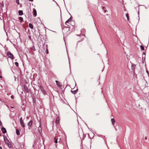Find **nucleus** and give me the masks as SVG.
Instances as JSON below:
<instances>
[{"instance_id": "nucleus-35", "label": "nucleus", "mask_w": 149, "mask_h": 149, "mask_svg": "<svg viewBox=\"0 0 149 149\" xmlns=\"http://www.w3.org/2000/svg\"><path fill=\"white\" fill-rule=\"evenodd\" d=\"M0 77L1 78H2V76H0Z\"/></svg>"}, {"instance_id": "nucleus-37", "label": "nucleus", "mask_w": 149, "mask_h": 149, "mask_svg": "<svg viewBox=\"0 0 149 149\" xmlns=\"http://www.w3.org/2000/svg\"><path fill=\"white\" fill-rule=\"evenodd\" d=\"M1 136V134H0V136Z\"/></svg>"}, {"instance_id": "nucleus-7", "label": "nucleus", "mask_w": 149, "mask_h": 149, "mask_svg": "<svg viewBox=\"0 0 149 149\" xmlns=\"http://www.w3.org/2000/svg\"><path fill=\"white\" fill-rule=\"evenodd\" d=\"M33 121L32 120H31L28 123V125L29 127H31Z\"/></svg>"}, {"instance_id": "nucleus-12", "label": "nucleus", "mask_w": 149, "mask_h": 149, "mask_svg": "<svg viewBox=\"0 0 149 149\" xmlns=\"http://www.w3.org/2000/svg\"><path fill=\"white\" fill-rule=\"evenodd\" d=\"M77 90H76L74 91H71V92L74 94H75L77 93Z\"/></svg>"}, {"instance_id": "nucleus-34", "label": "nucleus", "mask_w": 149, "mask_h": 149, "mask_svg": "<svg viewBox=\"0 0 149 149\" xmlns=\"http://www.w3.org/2000/svg\"><path fill=\"white\" fill-rule=\"evenodd\" d=\"M0 148L2 149V147L0 146Z\"/></svg>"}, {"instance_id": "nucleus-27", "label": "nucleus", "mask_w": 149, "mask_h": 149, "mask_svg": "<svg viewBox=\"0 0 149 149\" xmlns=\"http://www.w3.org/2000/svg\"><path fill=\"white\" fill-rule=\"evenodd\" d=\"M16 2L18 4L19 3V1H17V0L16 1Z\"/></svg>"}, {"instance_id": "nucleus-19", "label": "nucleus", "mask_w": 149, "mask_h": 149, "mask_svg": "<svg viewBox=\"0 0 149 149\" xmlns=\"http://www.w3.org/2000/svg\"><path fill=\"white\" fill-rule=\"evenodd\" d=\"M126 17H127V20L128 21L129 20V14L128 13H127L126 14Z\"/></svg>"}, {"instance_id": "nucleus-5", "label": "nucleus", "mask_w": 149, "mask_h": 149, "mask_svg": "<svg viewBox=\"0 0 149 149\" xmlns=\"http://www.w3.org/2000/svg\"><path fill=\"white\" fill-rule=\"evenodd\" d=\"M40 90H41V91L43 93H45V91H44L42 87V86L40 85Z\"/></svg>"}, {"instance_id": "nucleus-32", "label": "nucleus", "mask_w": 149, "mask_h": 149, "mask_svg": "<svg viewBox=\"0 0 149 149\" xmlns=\"http://www.w3.org/2000/svg\"><path fill=\"white\" fill-rule=\"evenodd\" d=\"M146 72H147L148 74V71L147 70V71H146Z\"/></svg>"}, {"instance_id": "nucleus-18", "label": "nucleus", "mask_w": 149, "mask_h": 149, "mask_svg": "<svg viewBox=\"0 0 149 149\" xmlns=\"http://www.w3.org/2000/svg\"><path fill=\"white\" fill-rule=\"evenodd\" d=\"M54 143H58L57 139L56 138V137H54Z\"/></svg>"}, {"instance_id": "nucleus-28", "label": "nucleus", "mask_w": 149, "mask_h": 149, "mask_svg": "<svg viewBox=\"0 0 149 149\" xmlns=\"http://www.w3.org/2000/svg\"><path fill=\"white\" fill-rule=\"evenodd\" d=\"M55 82H56V84H57L58 83V82H58V81H57V80H56V81H55Z\"/></svg>"}, {"instance_id": "nucleus-22", "label": "nucleus", "mask_w": 149, "mask_h": 149, "mask_svg": "<svg viewBox=\"0 0 149 149\" xmlns=\"http://www.w3.org/2000/svg\"><path fill=\"white\" fill-rule=\"evenodd\" d=\"M38 130L39 132H40V131H41L42 128L41 127V124H40V126L38 127Z\"/></svg>"}, {"instance_id": "nucleus-17", "label": "nucleus", "mask_w": 149, "mask_h": 149, "mask_svg": "<svg viewBox=\"0 0 149 149\" xmlns=\"http://www.w3.org/2000/svg\"><path fill=\"white\" fill-rule=\"evenodd\" d=\"M16 133L17 135H19L20 134L19 131L18 129H17L16 130Z\"/></svg>"}, {"instance_id": "nucleus-6", "label": "nucleus", "mask_w": 149, "mask_h": 149, "mask_svg": "<svg viewBox=\"0 0 149 149\" xmlns=\"http://www.w3.org/2000/svg\"><path fill=\"white\" fill-rule=\"evenodd\" d=\"M1 130L2 131V132L3 134H5L6 132V129L4 127H2L1 129Z\"/></svg>"}, {"instance_id": "nucleus-36", "label": "nucleus", "mask_w": 149, "mask_h": 149, "mask_svg": "<svg viewBox=\"0 0 149 149\" xmlns=\"http://www.w3.org/2000/svg\"><path fill=\"white\" fill-rule=\"evenodd\" d=\"M0 19H1V17H0Z\"/></svg>"}, {"instance_id": "nucleus-30", "label": "nucleus", "mask_w": 149, "mask_h": 149, "mask_svg": "<svg viewBox=\"0 0 149 149\" xmlns=\"http://www.w3.org/2000/svg\"><path fill=\"white\" fill-rule=\"evenodd\" d=\"M104 12H106L107 11V10H104Z\"/></svg>"}, {"instance_id": "nucleus-4", "label": "nucleus", "mask_w": 149, "mask_h": 149, "mask_svg": "<svg viewBox=\"0 0 149 149\" xmlns=\"http://www.w3.org/2000/svg\"><path fill=\"white\" fill-rule=\"evenodd\" d=\"M123 33L122 32H120L118 34V36L120 38L122 37L123 36Z\"/></svg>"}, {"instance_id": "nucleus-15", "label": "nucleus", "mask_w": 149, "mask_h": 149, "mask_svg": "<svg viewBox=\"0 0 149 149\" xmlns=\"http://www.w3.org/2000/svg\"><path fill=\"white\" fill-rule=\"evenodd\" d=\"M59 119L58 117H57L56 118V124H58L59 123Z\"/></svg>"}, {"instance_id": "nucleus-3", "label": "nucleus", "mask_w": 149, "mask_h": 149, "mask_svg": "<svg viewBox=\"0 0 149 149\" xmlns=\"http://www.w3.org/2000/svg\"><path fill=\"white\" fill-rule=\"evenodd\" d=\"M19 121L21 126L23 127H24L25 126V125L23 122V121L22 119V117L20 118L19 120Z\"/></svg>"}, {"instance_id": "nucleus-16", "label": "nucleus", "mask_w": 149, "mask_h": 149, "mask_svg": "<svg viewBox=\"0 0 149 149\" xmlns=\"http://www.w3.org/2000/svg\"><path fill=\"white\" fill-rule=\"evenodd\" d=\"M111 121L113 125H114V123L115 122V120L113 118H111Z\"/></svg>"}, {"instance_id": "nucleus-10", "label": "nucleus", "mask_w": 149, "mask_h": 149, "mask_svg": "<svg viewBox=\"0 0 149 149\" xmlns=\"http://www.w3.org/2000/svg\"><path fill=\"white\" fill-rule=\"evenodd\" d=\"M33 15L35 16H36L37 15V13L36 10L35 9H33Z\"/></svg>"}, {"instance_id": "nucleus-24", "label": "nucleus", "mask_w": 149, "mask_h": 149, "mask_svg": "<svg viewBox=\"0 0 149 149\" xmlns=\"http://www.w3.org/2000/svg\"><path fill=\"white\" fill-rule=\"evenodd\" d=\"M15 65L17 67L18 66V63L17 62H16L15 63Z\"/></svg>"}, {"instance_id": "nucleus-2", "label": "nucleus", "mask_w": 149, "mask_h": 149, "mask_svg": "<svg viewBox=\"0 0 149 149\" xmlns=\"http://www.w3.org/2000/svg\"><path fill=\"white\" fill-rule=\"evenodd\" d=\"M7 55L10 58L12 59H13V54L10 52H8L7 53Z\"/></svg>"}, {"instance_id": "nucleus-31", "label": "nucleus", "mask_w": 149, "mask_h": 149, "mask_svg": "<svg viewBox=\"0 0 149 149\" xmlns=\"http://www.w3.org/2000/svg\"><path fill=\"white\" fill-rule=\"evenodd\" d=\"M145 139L146 140H147V137H145Z\"/></svg>"}, {"instance_id": "nucleus-20", "label": "nucleus", "mask_w": 149, "mask_h": 149, "mask_svg": "<svg viewBox=\"0 0 149 149\" xmlns=\"http://www.w3.org/2000/svg\"><path fill=\"white\" fill-rule=\"evenodd\" d=\"M56 84L59 87H61V83L60 82H58V83Z\"/></svg>"}, {"instance_id": "nucleus-23", "label": "nucleus", "mask_w": 149, "mask_h": 149, "mask_svg": "<svg viewBox=\"0 0 149 149\" xmlns=\"http://www.w3.org/2000/svg\"><path fill=\"white\" fill-rule=\"evenodd\" d=\"M140 47H141V49L143 50H144V47L142 46V45H141L140 46Z\"/></svg>"}, {"instance_id": "nucleus-9", "label": "nucleus", "mask_w": 149, "mask_h": 149, "mask_svg": "<svg viewBox=\"0 0 149 149\" xmlns=\"http://www.w3.org/2000/svg\"><path fill=\"white\" fill-rule=\"evenodd\" d=\"M24 89L25 91L26 92H28L29 91L28 88L27 87V86L25 85H24Z\"/></svg>"}, {"instance_id": "nucleus-11", "label": "nucleus", "mask_w": 149, "mask_h": 149, "mask_svg": "<svg viewBox=\"0 0 149 149\" xmlns=\"http://www.w3.org/2000/svg\"><path fill=\"white\" fill-rule=\"evenodd\" d=\"M71 17H70L69 19L67 20L65 22V24L67 25H68V24H69V22L71 20Z\"/></svg>"}, {"instance_id": "nucleus-14", "label": "nucleus", "mask_w": 149, "mask_h": 149, "mask_svg": "<svg viewBox=\"0 0 149 149\" xmlns=\"http://www.w3.org/2000/svg\"><path fill=\"white\" fill-rule=\"evenodd\" d=\"M29 26L31 29H33V26L31 24L29 23Z\"/></svg>"}, {"instance_id": "nucleus-8", "label": "nucleus", "mask_w": 149, "mask_h": 149, "mask_svg": "<svg viewBox=\"0 0 149 149\" xmlns=\"http://www.w3.org/2000/svg\"><path fill=\"white\" fill-rule=\"evenodd\" d=\"M136 67V65L134 64H132V69L133 71L134 70L135 68Z\"/></svg>"}, {"instance_id": "nucleus-13", "label": "nucleus", "mask_w": 149, "mask_h": 149, "mask_svg": "<svg viewBox=\"0 0 149 149\" xmlns=\"http://www.w3.org/2000/svg\"><path fill=\"white\" fill-rule=\"evenodd\" d=\"M19 15H22L23 14V11L22 10H20L18 12Z\"/></svg>"}, {"instance_id": "nucleus-21", "label": "nucleus", "mask_w": 149, "mask_h": 149, "mask_svg": "<svg viewBox=\"0 0 149 149\" xmlns=\"http://www.w3.org/2000/svg\"><path fill=\"white\" fill-rule=\"evenodd\" d=\"M19 20L21 22H22L23 20V18L22 17H19Z\"/></svg>"}, {"instance_id": "nucleus-29", "label": "nucleus", "mask_w": 149, "mask_h": 149, "mask_svg": "<svg viewBox=\"0 0 149 149\" xmlns=\"http://www.w3.org/2000/svg\"><path fill=\"white\" fill-rule=\"evenodd\" d=\"M104 7H102V9L103 10L104 9Z\"/></svg>"}, {"instance_id": "nucleus-26", "label": "nucleus", "mask_w": 149, "mask_h": 149, "mask_svg": "<svg viewBox=\"0 0 149 149\" xmlns=\"http://www.w3.org/2000/svg\"><path fill=\"white\" fill-rule=\"evenodd\" d=\"M11 98H12L13 99L14 98V97L13 95L11 96Z\"/></svg>"}, {"instance_id": "nucleus-33", "label": "nucleus", "mask_w": 149, "mask_h": 149, "mask_svg": "<svg viewBox=\"0 0 149 149\" xmlns=\"http://www.w3.org/2000/svg\"><path fill=\"white\" fill-rule=\"evenodd\" d=\"M29 0L30 1H33V0Z\"/></svg>"}, {"instance_id": "nucleus-25", "label": "nucleus", "mask_w": 149, "mask_h": 149, "mask_svg": "<svg viewBox=\"0 0 149 149\" xmlns=\"http://www.w3.org/2000/svg\"><path fill=\"white\" fill-rule=\"evenodd\" d=\"M46 53L47 54H48V52L47 49H46Z\"/></svg>"}, {"instance_id": "nucleus-1", "label": "nucleus", "mask_w": 149, "mask_h": 149, "mask_svg": "<svg viewBox=\"0 0 149 149\" xmlns=\"http://www.w3.org/2000/svg\"><path fill=\"white\" fill-rule=\"evenodd\" d=\"M3 138L6 144L8 145V147L10 148H11L12 147V145L10 143V142L9 140L7 139V138L5 137L4 136H3Z\"/></svg>"}]
</instances>
